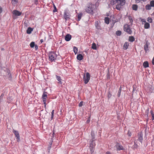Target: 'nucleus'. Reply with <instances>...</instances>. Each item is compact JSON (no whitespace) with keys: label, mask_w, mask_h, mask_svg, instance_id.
I'll list each match as a JSON object with an SVG mask.
<instances>
[{"label":"nucleus","mask_w":154,"mask_h":154,"mask_svg":"<svg viewBox=\"0 0 154 154\" xmlns=\"http://www.w3.org/2000/svg\"><path fill=\"white\" fill-rule=\"evenodd\" d=\"M94 140H90V147H95V144Z\"/></svg>","instance_id":"dca6fc26"},{"label":"nucleus","mask_w":154,"mask_h":154,"mask_svg":"<svg viewBox=\"0 0 154 154\" xmlns=\"http://www.w3.org/2000/svg\"><path fill=\"white\" fill-rule=\"evenodd\" d=\"M110 78V74L109 72L108 71L107 74V78L108 79H109Z\"/></svg>","instance_id":"49530a36"},{"label":"nucleus","mask_w":154,"mask_h":154,"mask_svg":"<svg viewBox=\"0 0 154 154\" xmlns=\"http://www.w3.org/2000/svg\"><path fill=\"white\" fill-rule=\"evenodd\" d=\"M124 30L125 32L129 34H131L132 33V31L129 26L128 24H126L124 25Z\"/></svg>","instance_id":"20e7f679"},{"label":"nucleus","mask_w":154,"mask_h":154,"mask_svg":"<svg viewBox=\"0 0 154 154\" xmlns=\"http://www.w3.org/2000/svg\"><path fill=\"white\" fill-rule=\"evenodd\" d=\"M18 0H12V3L13 4H15L18 2Z\"/></svg>","instance_id":"a19ab883"},{"label":"nucleus","mask_w":154,"mask_h":154,"mask_svg":"<svg viewBox=\"0 0 154 154\" xmlns=\"http://www.w3.org/2000/svg\"><path fill=\"white\" fill-rule=\"evenodd\" d=\"M71 35L69 34H67L65 36V39L66 41H69L71 39Z\"/></svg>","instance_id":"f8f14e48"},{"label":"nucleus","mask_w":154,"mask_h":154,"mask_svg":"<svg viewBox=\"0 0 154 154\" xmlns=\"http://www.w3.org/2000/svg\"><path fill=\"white\" fill-rule=\"evenodd\" d=\"M125 0H111V4L112 5L116 4V8L118 11H121L122 6L125 5Z\"/></svg>","instance_id":"f257e3e1"},{"label":"nucleus","mask_w":154,"mask_h":154,"mask_svg":"<svg viewBox=\"0 0 154 154\" xmlns=\"http://www.w3.org/2000/svg\"><path fill=\"white\" fill-rule=\"evenodd\" d=\"M151 114L152 118V120H153L154 119V114L152 110H151L150 111Z\"/></svg>","instance_id":"4c0bfd02"},{"label":"nucleus","mask_w":154,"mask_h":154,"mask_svg":"<svg viewBox=\"0 0 154 154\" xmlns=\"http://www.w3.org/2000/svg\"><path fill=\"white\" fill-rule=\"evenodd\" d=\"M105 22L106 24L109 23V18L108 17H105Z\"/></svg>","instance_id":"a878e982"},{"label":"nucleus","mask_w":154,"mask_h":154,"mask_svg":"<svg viewBox=\"0 0 154 154\" xmlns=\"http://www.w3.org/2000/svg\"><path fill=\"white\" fill-rule=\"evenodd\" d=\"M56 77L57 80L58 81V83L62 84V83L61 82L62 79L61 78V77L60 76L56 75Z\"/></svg>","instance_id":"a211bd4d"},{"label":"nucleus","mask_w":154,"mask_h":154,"mask_svg":"<svg viewBox=\"0 0 154 154\" xmlns=\"http://www.w3.org/2000/svg\"><path fill=\"white\" fill-rule=\"evenodd\" d=\"M151 6L150 5L147 4L145 6V8L146 10H150L151 8Z\"/></svg>","instance_id":"c85d7f7f"},{"label":"nucleus","mask_w":154,"mask_h":154,"mask_svg":"<svg viewBox=\"0 0 154 154\" xmlns=\"http://www.w3.org/2000/svg\"><path fill=\"white\" fill-rule=\"evenodd\" d=\"M83 102L81 101L79 104V107H81L83 105Z\"/></svg>","instance_id":"a18cd8bd"},{"label":"nucleus","mask_w":154,"mask_h":154,"mask_svg":"<svg viewBox=\"0 0 154 154\" xmlns=\"http://www.w3.org/2000/svg\"><path fill=\"white\" fill-rule=\"evenodd\" d=\"M53 134H52V135H53V136H52V137H54V130H53Z\"/></svg>","instance_id":"13d9d810"},{"label":"nucleus","mask_w":154,"mask_h":154,"mask_svg":"<svg viewBox=\"0 0 154 154\" xmlns=\"http://www.w3.org/2000/svg\"><path fill=\"white\" fill-rule=\"evenodd\" d=\"M141 1H143V2H144L145 1V0H135L136 2L137 3H139Z\"/></svg>","instance_id":"37998d69"},{"label":"nucleus","mask_w":154,"mask_h":154,"mask_svg":"<svg viewBox=\"0 0 154 154\" xmlns=\"http://www.w3.org/2000/svg\"><path fill=\"white\" fill-rule=\"evenodd\" d=\"M116 35L117 36H120L122 34V32L121 31H117L116 33Z\"/></svg>","instance_id":"7c9ffc66"},{"label":"nucleus","mask_w":154,"mask_h":154,"mask_svg":"<svg viewBox=\"0 0 154 154\" xmlns=\"http://www.w3.org/2000/svg\"><path fill=\"white\" fill-rule=\"evenodd\" d=\"M138 147V145L137 144V141H134V144L133 146L132 147V148L134 149H137Z\"/></svg>","instance_id":"5701e85b"},{"label":"nucleus","mask_w":154,"mask_h":154,"mask_svg":"<svg viewBox=\"0 0 154 154\" xmlns=\"http://www.w3.org/2000/svg\"><path fill=\"white\" fill-rule=\"evenodd\" d=\"M13 14L16 16H20L22 12H20L17 10H15L13 11Z\"/></svg>","instance_id":"1a4fd4ad"},{"label":"nucleus","mask_w":154,"mask_h":154,"mask_svg":"<svg viewBox=\"0 0 154 154\" xmlns=\"http://www.w3.org/2000/svg\"><path fill=\"white\" fill-rule=\"evenodd\" d=\"M47 92H46L45 91H44V92L43 93V94L42 97L43 102L44 104L45 105L44 106H45V108H46V98L47 97Z\"/></svg>","instance_id":"423d86ee"},{"label":"nucleus","mask_w":154,"mask_h":154,"mask_svg":"<svg viewBox=\"0 0 154 154\" xmlns=\"http://www.w3.org/2000/svg\"><path fill=\"white\" fill-rule=\"evenodd\" d=\"M91 48L94 50H96L97 46L96 44L95 43H93L92 44Z\"/></svg>","instance_id":"c756f323"},{"label":"nucleus","mask_w":154,"mask_h":154,"mask_svg":"<svg viewBox=\"0 0 154 154\" xmlns=\"http://www.w3.org/2000/svg\"><path fill=\"white\" fill-rule=\"evenodd\" d=\"M13 133L14 134L17 138V141L19 142L20 140V137L18 132L17 131L13 130Z\"/></svg>","instance_id":"6e6552de"},{"label":"nucleus","mask_w":154,"mask_h":154,"mask_svg":"<svg viewBox=\"0 0 154 154\" xmlns=\"http://www.w3.org/2000/svg\"><path fill=\"white\" fill-rule=\"evenodd\" d=\"M34 47L36 50H37L38 49V46L37 45H35V46H34Z\"/></svg>","instance_id":"8fccbe9b"},{"label":"nucleus","mask_w":154,"mask_h":154,"mask_svg":"<svg viewBox=\"0 0 154 154\" xmlns=\"http://www.w3.org/2000/svg\"><path fill=\"white\" fill-rule=\"evenodd\" d=\"M83 79L85 84L88 83L90 79V75L89 73L87 72L86 73V76L85 74L84 75L83 77Z\"/></svg>","instance_id":"39448f33"},{"label":"nucleus","mask_w":154,"mask_h":154,"mask_svg":"<svg viewBox=\"0 0 154 154\" xmlns=\"http://www.w3.org/2000/svg\"><path fill=\"white\" fill-rule=\"evenodd\" d=\"M52 143H51V144H50V146L49 147H48V149L50 150V149H51V145H52Z\"/></svg>","instance_id":"4d7b16f0"},{"label":"nucleus","mask_w":154,"mask_h":154,"mask_svg":"<svg viewBox=\"0 0 154 154\" xmlns=\"http://www.w3.org/2000/svg\"><path fill=\"white\" fill-rule=\"evenodd\" d=\"M94 5L92 3L90 4L85 9L86 11L91 14H94Z\"/></svg>","instance_id":"f03ea898"},{"label":"nucleus","mask_w":154,"mask_h":154,"mask_svg":"<svg viewBox=\"0 0 154 154\" xmlns=\"http://www.w3.org/2000/svg\"><path fill=\"white\" fill-rule=\"evenodd\" d=\"M105 154H113L110 152L107 151L106 152Z\"/></svg>","instance_id":"3c124183"},{"label":"nucleus","mask_w":154,"mask_h":154,"mask_svg":"<svg viewBox=\"0 0 154 154\" xmlns=\"http://www.w3.org/2000/svg\"><path fill=\"white\" fill-rule=\"evenodd\" d=\"M129 44L127 42H125L123 46V49L126 50L128 48Z\"/></svg>","instance_id":"f3484780"},{"label":"nucleus","mask_w":154,"mask_h":154,"mask_svg":"<svg viewBox=\"0 0 154 154\" xmlns=\"http://www.w3.org/2000/svg\"><path fill=\"white\" fill-rule=\"evenodd\" d=\"M82 13H80L78 14V21H79L80 20L82 16Z\"/></svg>","instance_id":"bb28decb"},{"label":"nucleus","mask_w":154,"mask_h":154,"mask_svg":"<svg viewBox=\"0 0 154 154\" xmlns=\"http://www.w3.org/2000/svg\"><path fill=\"white\" fill-rule=\"evenodd\" d=\"M34 3L35 5H37L38 4V0H35Z\"/></svg>","instance_id":"5fc2aeb1"},{"label":"nucleus","mask_w":154,"mask_h":154,"mask_svg":"<svg viewBox=\"0 0 154 154\" xmlns=\"http://www.w3.org/2000/svg\"><path fill=\"white\" fill-rule=\"evenodd\" d=\"M128 134L129 136H131V133L129 131H128Z\"/></svg>","instance_id":"864d4df0"},{"label":"nucleus","mask_w":154,"mask_h":154,"mask_svg":"<svg viewBox=\"0 0 154 154\" xmlns=\"http://www.w3.org/2000/svg\"><path fill=\"white\" fill-rule=\"evenodd\" d=\"M111 96H112V94H111V92L109 91H108V95H107L108 98H110L111 97Z\"/></svg>","instance_id":"58836bf2"},{"label":"nucleus","mask_w":154,"mask_h":154,"mask_svg":"<svg viewBox=\"0 0 154 154\" xmlns=\"http://www.w3.org/2000/svg\"><path fill=\"white\" fill-rule=\"evenodd\" d=\"M48 57L49 60L52 62L56 59L57 55L54 52L51 51L49 53Z\"/></svg>","instance_id":"7ed1b4c3"},{"label":"nucleus","mask_w":154,"mask_h":154,"mask_svg":"<svg viewBox=\"0 0 154 154\" xmlns=\"http://www.w3.org/2000/svg\"><path fill=\"white\" fill-rule=\"evenodd\" d=\"M54 110H53L51 112V120H52L53 119V117H54Z\"/></svg>","instance_id":"79ce46f5"},{"label":"nucleus","mask_w":154,"mask_h":154,"mask_svg":"<svg viewBox=\"0 0 154 154\" xmlns=\"http://www.w3.org/2000/svg\"><path fill=\"white\" fill-rule=\"evenodd\" d=\"M148 110H149L148 109L146 110V111H147V112L148 111Z\"/></svg>","instance_id":"680f3d73"},{"label":"nucleus","mask_w":154,"mask_h":154,"mask_svg":"<svg viewBox=\"0 0 154 154\" xmlns=\"http://www.w3.org/2000/svg\"><path fill=\"white\" fill-rule=\"evenodd\" d=\"M90 117H89L88 118V119L86 121V123H89V122H90Z\"/></svg>","instance_id":"de8ad7c7"},{"label":"nucleus","mask_w":154,"mask_h":154,"mask_svg":"<svg viewBox=\"0 0 154 154\" xmlns=\"http://www.w3.org/2000/svg\"><path fill=\"white\" fill-rule=\"evenodd\" d=\"M147 21L150 23L152 22V19L150 17H148L147 18Z\"/></svg>","instance_id":"ea45409f"},{"label":"nucleus","mask_w":154,"mask_h":154,"mask_svg":"<svg viewBox=\"0 0 154 154\" xmlns=\"http://www.w3.org/2000/svg\"><path fill=\"white\" fill-rule=\"evenodd\" d=\"M143 65L144 68H146L149 67V64L147 61H145L144 62Z\"/></svg>","instance_id":"aec40b11"},{"label":"nucleus","mask_w":154,"mask_h":154,"mask_svg":"<svg viewBox=\"0 0 154 154\" xmlns=\"http://www.w3.org/2000/svg\"><path fill=\"white\" fill-rule=\"evenodd\" d=\"M54 10H53V12H55L57 11V8L55 6L54 4Z\"/></svg>","instance_id":"c03bdc74"},{"label":"nucleus","mask_w":154,"mask_h":154,"mask_svg":"<svg viewBox=\"0 0 154 154\" xmlns=\"http://www.w3.org/2000/svg\"><path fill=\"white\" fill-rule=\"evenodd\" d=\"M144 27L145 29H149L150 27V24L148 23H146L144 24Z\"/></svg>","instance_id":"b1692460"},{"label":"nucleus","mask_w":154,"mask_h":154,"mask_svg":"<svg viewBox=\"0 0 154 154\" xmlns=\"http://www.w3.org/2000/svg\"><path fill=\"white\" fill-rule=\"evenodd\" d=\"M91 139L90 140H95L96 139H95V135L94 133V131H92L91 132Z\"/></svg>","instance_id":"ddd939ff"},{"label":"nucleus","mask_w":154,"mask_h":154,"mask_svg":"<svg viewBox=\"0 0 154 154\" xmlns=\"http://www.w3.org/2000/svg\"><path fill=\"white\" fill-rule=\"evenodd\" d=\"M122 86H120V87L119 88V91L118 92V95H117L118 97H119L120 96L121 93V92L122 91Z\"/></svg>","instance_id":"cd10ccee"},{"label":"nucleus","mask_w":154,"mask_h":154,"mask_svg":"<svg viewBox=\"0 0 154 154\" xmlns=\"http://www.w3.org/2000/svg\"><path fill=\"white\" fill-rule=\"evenodd\" d=\"M2 11V9L1 7H0V13H1Z\"/></svg>","instance_id":"6e6d98bb"},{"label":"nucleus","mask_w":154,"mask_h":154,"mask_svg":"<svg viewBox=\"0 0 154 154\" xmlns=\"http://www.w3.org/2000/svg\"><path fill=\"white\" fill-rule=\"evenodd\" d=\"M35 45V42H32L30 43V46L31 48H33L34 47Z\"/></svg>","instance_id":"72a5a7b5"},{"label":"nucleus","mask_w":154,"mask_h":154,"mask_svg":"<svg viewBox=\"0 0 154 154\" xmlns=\"http://www.w3.org/2000/svg\"><path fill=\"white\" fill-rule=\"evenodd\" d=\"M138 6L137 5L134 4L132 6V9L133 10L137 11L138 8Z\"/></svg>","instance_id":"4be33fe9"},{"label":"nucleus","mask_w":154,"mask_h":154,"mask_svg":"<svg viewBox=\"0 0 154 154\" xmlns=\"http://www.w3.org/2000/svg\"><path fill=\"white\" fill-rule=\"evenodd\" d=\"M116 147L117 150H120L123 149V147L118 143L116 144Z\"/></svg>","instance_id":"9b49d317"},{"label":"nucleus","mask_w":154,"mask_h":154,"mask_svg":"<svg viewBox=\"0 0 154 154\" xmlns=\"http://www.w3.org/2000/svg\"><path fill=\"white\" fill-rule=\"evenodd\" d=\"M33 31V29L31 27H29L28 28L26 32L27 34H30Z\"/></svg>","instance_id":"412c9836"},{"label":"nucleus","mask_w":154,"mask_h":154,"mask_svg":"<svg viewBox=\"0 0 154 154\" xmlns=\"http://www.w3.org/2000/svg\"><path fill=\"white\" fill-rule=\"evenodd\" d=\"M43 39H41V40H40V42L41 43H42L43 42Z\"/></svg>","instance_id":"052dcab7"},{"label":"nucleus","mask_w":154,"mask_h":154,"mask_svg":"<svg viewBox=\"0 0 154 154\" xmlns=\"http://www.w3.org/2000/svg\"><path fill=\"white\" fill-rule=\"evenodd\" d=\"M150 5L152 7H154V0H152L150 2Z\"/></svg>","instance_id":"e433bc0d"},{"label":"nucleus","mask_w":154,"mask_h":154,"mask_svg":"<svg viewBox=\"0 0 154 154\" xmlns=\"http://www.w3.org/2000/svg\"><path fill=\"white\" fill-rule=\"evenodd\" d=\"M136 91V88L133 87L132 93H133L134 92V91Z\"/></svg>","instance_id":"603ef678"},{"label":"nucleus","mask_w":154,"mask_h":154,"mask_svg":"<svg viewBox=\"0 0 154 154\" xmlns=\"http://www.w3.org/2000/svg\"><path fill=\"white\" fill-rule=\"evenodd\" d=\"M135 40V38L133 36H130L129 37V41L130 42H133Z\"/></svg>","instance_id":"393cba45"},{"label":"nucleus","mask_w":154,"mask_h":154,"mask_svg":"<svg viewBox=\"0 0 154 154\" xmlns=\"http://www.w3.org/2000/svg\"><path fill=\"white\" fill-rule=\"evenodd\" d=\"M4 96V94L3 93H2L0 96V102H1L2 101Z\"/></svg>","instance_id":"f704fd0d"},{"label":"nucleus","mask_w":154,"mask_h":154,"mask_svg":"<svg viewBox=\"0 0 154 154\" xmlns=\"http://www.w3.org/2000/svg\"><path fill=\"white\" fill-rule=\"evenodd\" d=\"M69 14H67V12L66 11H65L64 13V17L66 20L67 19H69Z\"/></svg>","instance_id":"2eb2a0df"},{"label":"nucleus","mask_w":154,"mask_h":154,"mask_svg":"<svg viewBox=\"0 0 154 154\" xmlns=\"http://www.w3.org/2000/svg\"><path fill=\"white\" fill-rule=\"evenodd\" d=\"M77 58L79 60H81L83 59V56L81 54H79L77 55Z\"/></svg>","instance_id":"6ab92c4d"},{"label":"nucleus","mask_w":154,"mask_h":154,"mask_svg":"<svg viewBox=\"0 0 154 154\" xmlns=\"http://www.w3.org/2000/svg\"><path fill=\"white\" fill-rule=\"evenodd\" d=\"M137 137L138 139L137 140L139 141L142 143L143 140V134L141 133L138 134Z\"/></svg>","instance_id":"9d476101"},{"label":"nucleus","mask_w":154,"mask_h":154,"mask_svg":"<svg viewBox=\"0 0 154 154\" xmlns=\"http://www.w3.org/2000/svg\"><path fill=\"white\" fill-rule=\"evenodd\" d=\"M141 21L142 23L143 22V23H146V20H145L144 19H142L141 20Z\"/></svg>","instance_id":"09e8293b"},{"label":"nucleus","mask_w":154,"mask_h":154,"mask_svg":"<svg viewBox=\"0 0 154 154\" xmlns=\"http://www.w3.org/2000/svg\"><path fill=\"white\" fill-rule=\"evenodd\" d=\"M94 147H90V149L91 152V154L93 153L94 151Z\"/></svg>","instance_id":"c9c22d12"},{"label":"nucleus","mask_w":154,"mask_h":154,"mask_svg":"<svg viewBox=\"0 0 154 154\" xmlns=\"http://www.w3.org/2000/svg\"><path fill=\"white\" fill-rule=\"evenodd\" d=\"M128 17V19L129 20H130V23H131V24H132V23L133 22V20L132 19V17L130 16H129Z\"/></svg>","instance_id":"473e14b6"},{"label":"nucleus","mask_w":154,"mask_h":154,"mask_svg":"<svg viewBox=\"0 0 154 154\" xmlns=\"http://www.w3.org/2000/svg\"><path fill=\"white\" fill-rule=\"evenodd\" d=\"M7 72L8 73V74L10 75H11L9 72V70H7Z\"/></svg>","instance_id":"bf43d9fd"},{"label":"nucleus","mask_w":154,"mask_h":154,"mask_svg":"<svg viewBox=\"0 0 154 154\" xmlns=\"http://www.w3.org/2000/svg\"><path fill=\"white\" fill-rule=\"evenodd\" d=\"M96 26V27L97 28V29H98V27H97Z\"/></svg>","instance_id":"e2e57ef3"},{"label":"nucleus","mask_w":154,"mask_h":154,"mask_svg":"<svg viewBox=\"0 0 154 154\" xmlns=\"http://www.w3.org/2000/svg\"><path fill=\"white\" fill-rule=\"evenodd\" d=\"M144 49L146 52H147V51L149 50L148 45V42H146L144 46Z\"/></svg>","instance_id":"4468645a"},{"label":"nucleus","mask_w":154,"mask_h":154,"mask_svg":"<svg viewBox=\"0 0 154 154\" xmlns=\"http://www.w3.org/2000/svg\"><path fill=\"white\" fill-rule=\"evenodd\" d=\"M147 91L150 93L154 92V86L152 85H149L147 88Z\"/></svg>","instance_id":"0eeeda50"},{"label":"nucleus","mask_w":154,"mask_h":154,"mask_svg":"<svg viewBox=\"0 0 154 154\" xmlns=\"http://www.w3.org/2000/svg\"><path fill=\"white\" fill-rule=\"evenodd\" d=\"M73 51L75 54H77L78 52V48L75 47H73Z\"/></svg>","instance_id":"2f4dec72"}]
</instances>
